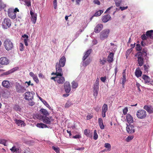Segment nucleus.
<instances>
[{
  "mask_svg": "<svg viewBox=\"0 0 153 153\" xmlns=\"http://www.w3.org/2000/svg\"><path fill=\"white\" fill-rule=\"evenodd\" d=\"M147 50L146 48L143 49L142 51H140L137 53L135 56L137 57L139 66H141L144 62L143 57L147 56Z\"/></svg>",
  "mask_w": 153,
  "mask_h": 153,
  "instance_id": "obj_1",
  "label": "nucleus"
},
{
  "mask_svg": "<svg viewBox=\"0 0 153 153\" xmlns=\"http://www.w3.org/2000/svg\"><path fill=\"white\" fill-rule=\"evenodd\" d=\"M66 58L65 56H62L60 58L59 61L57 62L56 65V71H62V67H64L66 63Z\"/></svg>",
  "mask_w": 153,
  "mask_h": 153,
  "instance_id": "obj_2",
  "label": "nucleus"
},
{
  "mask_svg": "<svg viewBox=\"0 0 153 153\" xmlns=\"http://www.w3.org/2000/svg\"><path fill=\"white\" fill-rule=\"evenodd\" d=\"M54 75L57 76V79L56 81L59 84H63L65 81V78L63 76V73L62 71H56Z\"/></svg>",
  "mask_w": 153,
  "mask_h": 153,
  "instance_id": "obj_3",
  "label": "nucleus"
},
{
  "mask_svg": "<svg viewBox=\"0 0 153 153\" xmlns=\"http://www.w3.org/2000/svg\"><path fill=\"white\" fill-rule=\"evenodd\" d=\"M4 46L7 51L12 50L13 48V43L9 39H6L4 41Z\"/></svg>",
  "mask_w": 153,
  "mask_h": 153,
  "instance_id": "obj_4",
  "label": "nucleus"
},
{
  "mask_svg": "<svg viewBox=\"0 0 153 153\" xmlns=\"http://www.w3.org/2000/svg\"><path fill=\"white\" fill-rule=\"evenodd\" d=\"M110 30L109 29H106L102 30L100 33V39L103 40L107 39L109 36Z\"/></svg>",
  "mask_w": 153,
  "mask_h": 153,
  "instance_id": "obj_5",
  "label": "nucleus"
},
{
  "mask_svg": "<svg viewBox=\"0 0 153 153\" xmlns=\"http://www.w3.org/2000/svg\"><path fill=\"white\" fill-rule=\"evenodd\" d=\"M99 79L97 78L94 85L93 87V95L96 98L97 97L99 89Z\"/></svg>",
  "mask_w": 153,
  "mask_h": 153,
  "instance_id": "obj_6",
  "label": "nucleus"
},
{
  "mask_svg": "<svg viewBox=\"0 0 153 153\" xmlns=\"http://www.w3.org/2000/svg\"><path fill=\"white\" fill-rule=\"evenodd\" d=\"M136 115L137 118L139 119H144L146 116V112L144 110L140 109L137 111Z\"/></svg>",
  "mask_w": 153,
  "mask_h": 153,
  "instance_id": "obj_7",
  "label": "nucleus"
},
{
  "mask_svg": "<svg viewBox=\"0 0 153 153\" xmlns=\"http://www.w3.org/2000/svg\"><path fill=\"white\" fill-rule=\"evenodd\" d=\"M11 25L10 20L8 18H5L2 22V27L4 29H7L9 28Z\"/></svg>",
  "mask_w": 153,
  "mask_h": 153,
  "instance_id": "obj_8",
  "label": "nucleus"
},
{
  "mask_svg": "<svg viewBox=\"0 0 153 153\" xmlns=\"http://www.w3.org/2000/svg\"><path fill=\"white\" fill-rule=\"evenodd\" d=\"M16 91L19 93L24 92L26 90L25 87L21 85L19 83H17L16 85Z\"/></svg>",
  "mask_w": 153,
  "mask_h": 153,
  "instance_id": "obj_9",
  "label": "nucleus"
},
{
  "mask_svg": "<svg viewBox=\"0 0 153 153\" xmlns=\"http://www.w3.org/2000/svg\"><path fill=\"white\" fill-rule=\"evenodd\" d=\"M42 120L43 123L48 124H50L51 122H53V121L51 117H50V118H49L44 116H43L42 117Z\"/></svg>",
  "mask_w": 153,
  "mask_h": 153,
  "instance_id": "obj_10",
  "label": "nucleus"
},
{
  "mask_svg": "<svg viewBox=\"0 0 153 153\" xmlns=\"http://www.w3.org/2000/svg\"><path fill=\"white\" fill-rule=\"evenodd\" d=\"M24 97L26 100H31L33 98V95L32 93L30 91L27 92L24 95Z\"/></svg>",
  "mask_w": 153,
  "mask_h": 153,
  "instance_id": "obj_11",
  "label": "nucleus"
},
{
  "mask_svg": "<svg viewBox=\"0 0 153 153\" xmlns=\"http://www.w3.org/2000/svg\"><path fill=\"white\" fill-rule=\"evenodd\" d=\"M7 12L8 16L12 19H14L16 18V14L13 11V9H9Z\"/></svg>",
  "mask_w": 153,
  "mask_h": 153,
  "instance_id": "obj_12",
  "label": "nucleus"
},
{
  "mask_svg": "<svg viewBox=\"0 0 153 153\" xmlns=\"http://www.w3.org/2000/svg\"><path fill=\"white\" fill-rule=\"evenodd\" d=\"M9 62V59L6 57H2L0 58V64L2 65H7Z\"/></svg>",
  "mask_w": 153,
  "mask_h": 153,
  "instance_id": "obj_13",
  "label": "nucleus"
},
{
  "mask_svg": "<svg viewBox=\"0 0 153 153\" xmlns=\"http://www.w3.org/2000/svg\"><path fill=\"white\" fill-rule=\"evenodd\" d=\"M126 131L129 134L134 133L135 131L134 126L131 124L127 125Z\"/></svg>",
  "mask_w": 153,
  "mask_h": 153,
  "instance_id": "obj_14",
  "label": "nucleus"
},
{
  "mask_svg": "<svg viewBox=\"0 0 153 153\" xmlns=\"http://www.w3.org/2000/svg\"><path fill=\"white\" fill-rule=\"evenodd\" d=\"M65 91L66 93H69L71 91V88L70 83L66 82L64 84Z\"/></svg>",
  "mask_w": 153,
  "mask_h": 153,
  "instance_id": "obj_15",
  "label": "nucleus"
},
{
  "mask_svg": "<svg viewBox=\"0 0 153 153\" xmlns=\"http://www.w3.org/2000/svg\"><path fill=\"white\" fill-rule=\"evenodd\" d=\"M30 13L31 17V21L34 24L36 22L37 14L36 13H34L31 11H30Z\"/></svg>",
  "mask_w": 153,
  "mask_h": 153,
  "instance_id": "obj_16",
  "label": "nucleus"
},
{
  "mask_svg": "<svg viewBox=\"0 0 153 153\" xmlns=\"http://www.w3.org/2000/svg\"><path fill=\"white\" fill-rule=\"evenodd\" d=\"M103 27V25L102 24H98L94 28V32L96 33H98L100 32Z\"/></svg>",
  "mask_w": 153,
  "mask_h": 153,
  "instance_id": "obj_17",
  "label": "nucleus"
},
{
  "mask_svg": "<svg viewBox=\"0 0 153 153\" xmlns=\"http://www.w3.org/2000/svg\"><path fill=\"white\" fill-rule=\"evenodd\" d=\"M143 109L146 110L149 114H152L153 113V108L151 105H144Z\"/></svg>",
  "mask_w": 153,
  "mask_h": 153,
  "instance_id": "obj_18",
  "label": "nucleus"
},
{
  "mask_svg": "<svg viewBox=\"0 0 153 153\" xmlns=\"http://www.w3.org/2000/svg\"><path fill=\"white\" fill-rule=\"evenodd\" d=\"M126 119L127 122L129 124L133 123L134 122L133 117L130 114H127Z\"/></svg>",
  "mask_w": 153,
  "mask_h": 153,
  "instance_id": "obj_19",
  "label": "nucleus"
},
{
  "mask_svg": "<svg viewBox=\"0 0 153 153\" xmlns=\"http://www.w3.org/2000/svg\"><path fill=\"white\" fill-rule=\"evenodd\" d=\"M111 18L110 16L109 15H107L103 16L102 19V20L103 22H106L109 20H110Z\"/></svg>",
  "mask_w": 153,
  "mask_h": 153,
  "instance_id": "obj_20",
  "label": "nucleus"
},
{
  "mask_svg": "<svg viewBox=\"0 0 153 153\" xmlns=\"http://www.w3.org/2000/svg\"><path fill=\"white\" fill-rule=\"evenodd\" d=\"M14 121L18 126H24L25 125V123H24V122L21 120L16 119L14 120Z\"/></svg>",
  "mask_w": 153,
  "mask_h": 153,
  "instance_id": "obj_21",
  "label": "nucleus"
},
{
  "mask_svg": "<svg viewBox=\"0 0 153 153\" xmlns=\"http://www.w3.org/2000/svg\"><path fill=\"white\" fill-rule=\"evenodd\" d=\"M135 74L137 77H139L141 76L142 72L139 68H136L135 72Z\"/></svg>",
  "mask_w": 153,
  "mask_h": 153,
  "instance_id": "obj_22",
  "label": "nucleus"
},
{
  "mask_svg": "<svg viewBox=\"0 0 153 153\" xmlns=\"http://www.w3.org/2000/svg\"><path fill=\"white\" fill-rule=\"evenodd\" d=\"M114 55V53H113L111 52L110 53L107 58V61L108 62H111L113 61Z\"/></svg>",
  "mask_w": 153,
  "mask_h": 153,
  "instance_id": "obj_23",
  "label": "nucleus"
},
{
  "mask_svg": "<svg viewBox=\"0 0 153 153\" xmlns=\"http://www.w3.org/2000/svg\"><path fill=\"white\" fill-rule=\"evenodd\" d=\"M2 85L4 87L8 88L9 87L10 83L7 80H4L2 83Z\"/></svg>",
  "mask_w": 153,
  "mask_h": 153,
  "instance_id": "obj_24",
  "label": "nucleus"
},
{
  "mask_svg": "<svg viewBox=\"0 0 153 153\" xmlns=\"http://www.w3.org/2000/svg\"><path fill=\"white\" fill-rule=\"evenodd\" d=\"M98 124L101 129H103L105 127L103 123L102 120L101 118H99L98 119Z\"/></svg>",
  "mask_w": 153,
  "mask_h": 153,
  "instance_id": "obj_25",
  "label": "nucleus"
},
{
  "mask_svg": "<svg viewBox=\"0 0 153 153\" xmlns=\"http://www.w3.org/2000/svg\"><path fill=\"white\" fill-rule=\"evenodd\" d=\"M15 70L14 68H13L12 69L9 70L7 71H6V72H4L3 74H2L1 75V76H3L4 75H8L13 72H14L15 71Z\"/></svg>",
  "mask_w": 153,
  "mask_h": 153,
  "instance_id": "obj_26",
  "label": "nucleus"
},
{
  "mask_svg": "<svg viewBox=\"0 0 153 153\" xmlns=\"http://www.w3.org/2000/svg\"><path fill=\"white\" fill-rule=\"evenodd\" d=\"M106 59L105 57H102V58H101L100 59V63L102 65H105L106 62Z\"/></svg>",
  "mask_w": 153,
  "mask_h": 153,
  "instance_id": "obj_27",
  "label": "nucleus"
},
{
  "mask_svg": "<svg viewBox=\"0 0 153 153\" xmlns=\"http://www.w3.org/2000/svg\"><path fill=\"white\" fill-rule=\"evenodd\" d=\"M37 127L40 128H46L48 127L47 126L43 123H38L36 124Z\"/></svg>",
  "mask_w": 153,
  "mask_h": 153,
  "instance_id": "obj_28",
  "label": "nucleus"
},
{
  "mask_svg": "<svg viewBox=\"0 0 153 153\" xmlns=\"http://www.w3.org/2000/svg\"><path fill=\"white\" fill-rule=\"evenodd\" d=\"M40 111L43 115H45V116H48L49 115V113L44 108L41 109Z\"/></svg>",
  "mask_w": 153,
  "mask_h": 153,
  "instance_id": "obj_29",
  "label": "nucleus"
},
{
  "mask_svg": "<svg viewBox=\"0 0 153 153\" xmlns=\"http://www.w3.org/2000/svg\"><path fill=\"white\" fill-rule=\"evenodd\" d=\"M142 78L144 80L146 83L149 82L150 79L149 77L145 74H144L142 76Z\"/></svg>",
  "mask_w": 153,
  "mask_h": 153,
  "instance_id": "obj_30",
  "label": "nucleus"
},
{
  "mask_svg": "<svg viewBox=\"0 0 153 153\" xmlns=\"http://www.w3.org/2000/svg\"><path fill=\"white\" fill-rule=\"evenodd\" d=\"M153 32V30H151L147 31L146 34V35L147 37H149L150 38L152 33Z\"/></svg>",
  "mask_w": 153,
  "mask_h": 153,
  "instance_id": "obj_31",
  "label": "nucleus"
},
{
  "mask_svg": "<svg viewBox=\"0 0 153 153\" xmlns=\"http://www.w3.org/2000/svg\"><path fill=\"white\" fill-rule=\"evenodd\" d=\"M91 61L90 59H87L86 61L83 62L82 65L84 67H85L88 65L90 63Z\"/></svg>",
  "mask_w": 153,
  "mask_h": 153,
  "instance_id": "obj_32",
  "label": "nucleus"
},
{
  "mask_svg": "<svg viewBox=\"0 0 153 153\" xmlns=\"http://www.w3.org/2000/svg\"><path fill=\"white\" fill-rule=\"evenodd\" d=\"M73 105V103L71 102L68 101L65 104V107L68 108Z\"/></svg>",
  "mask_w": 153,
  "mask_h": 153,
  "instance_id": "obj_33",
  "label": "nucleus"
},
{
  "mask_svg": "<svg viewBox=\"0 0 153 153\" xmlns=\"http://www.w3.org/2000/svg\"><path fill=\"white\" fill-rule=\"evenodd\" d=\"M19 149L16 147L15 146H13L11 149H10V150L12 152H17L19 151Z\"/></svg>",
  "mask_w": 153,
  "mask_h": 153,
  "instance_id": "obj_34",
  "label": "nucleus"
},
{
  "mask_svg": "<svg viewBox=\"0 0 153 153\" xmlns=\"http://www.w3.org/2000/svg\"><path fill=\"white\" fill-rule=\"evenodd\" d=\"M103 12L102 10H100L96 12L94 15V16H100Z\"/></svg>",
  "mask_w": 153,
  "mask_h": 153,
  "instance_id": "obj_35",
  "label": "nucleus"
},
{
  "mask_svg": "<svg viewBox=\"0 0 153 153\" xmlns=\"http://www.w3.org/2000/svg\"><path fill=\"white\" fill-rule=\"evenodd\" d=\"M108 110L107 105L106 104H104L102 107V111L106 112Z\"/></svg>",
  "mask_w": 153,
  "mask_h": 153,
  "instance_id": "obj_36",
  "label": "nucleus"
},
{
  "mask_svg": "<svg viewBox=\"0 0 153 153\" xmlns=\"http://www.w3.org/2000/svg\"><path fill=\"white\" fill-rule=\"evenodd\" d=\"M72 87L73 88H77L78 84L77 82L73 81L72 83Z\"/></svg>",
  "mask_w": 153,
  "mask_h": 153,
  "instance_id": "obj_37",
  "label": "nucleus"
},
{
  "mask_svg": "<svg viewBox=\"0 0 153 153\" xmlns=\"http://www.w3.org/2000/svg\"><path fill=\"white\" fill-rule=\"evenodd\" d=\"M116 5L117 7H119L120 6L122 0H114Z\"/></svg>",
  "mask_w": 153,
  "mask_h": 153,
  "instance_id": "obj_38",
  "label": "nucleus"
},
{
  "mask_svg": "<svg viewBox=\"0 0 153 153\" xmlns=\"http://www.w3.org/2000/svg\"><path fill=\"white\" fill-rule=\"evenodd\" d=\"M52 149L54 150L56 153H60V149L58 147H55L54 146L52 147Z\"/></svg>",
  "mask_w": 153,
  "mask_h": 153,
  "instance_id": "obj_39",
  "label": "nucleus"
},
{
  "mask_svg": "<svg viewBox=\"0 0 153 153\" xmlns=\"http://www.w3.org/2000/svg\"><path fill=\"white\" fill-rule=\"evenodd\" d=\"M98 138V135L97 133V131L95 130L94 131L93 138L95 140H96Z\"/></svg>",
  "mask_w": 153,
  "mask_h": 153,
  "instance_id": "obj_40",
  "label": "nucleus"
},
{
  "mask_svg": "<svg viewBox=\"0 0 153 153\" xmlns=\"http://www.w3.org/2000/svg\"><path fill=\"white\" fill-rule=\"evenodd\" d=\"M122 83L123 85H124L126 81V75H124V74H123V77L122 78Z\"/></svg>",
  "mask_w": 153,
  "mask_h": 153,
  "instance_id": "obj_41",
  "label": "nucleus"
},
{
  "mask_svg": "<svg viewBox=\"0 0 153 153\" xmlns=\"http://www.w3.org/2000/svg\"><path fill=\"white\" fill-rule=\"evenodd\" d=\"M144 67V73H146V72H147L149 68V66L148 65H144L143 66Z\"/></svg>",
  "mask_w": 153,
  "mask_h": 153,
  "instance_id": "obj_42",
  "label": "nucleus"
},
{
  "mask_svg": "<svg viewBox=\"0 0 153 153\" xmlns=\"http://www.w3.org/2000/svg\"><path fill=\"white\" fill-rule=\"evenodd\" d=\"M105 147L106 148H108V150L109 151L111 149V145L108 143H106L105 144Z\"/></svg>",
  "mask_w": 153,
  "mask_h": 153,
  "instance_id": "obj_43",
  "label": "nucleus"
},
{
  "mask_svg": "<svg viewBox=\"0 0 153 153\" xmlns=\"http://www.w3.org/2000/svg\"><path fill=\"white\" fill-rule=\"evenodd\" d=\"M136 48L137 51H140L142 50V47L140 44L136 45Z\"/></svg>",
  "mask_w": 153,
  "mask_h": 153,
  "instance_id": "obj_44",
  "label": "nucleus"
},
{
  "mask_svg": "<svg viewBox=\"0 0 153 153\" xmlns=\"http://www.w3.org/2000/svg\"><path fill=\"white\" fill-rule=\"evenodd\" d=\"M25 83L27 84V85H26V87H28L29 86L31 85V86H33L34 84L33 83H31V81L30 80L28 82L26 81L25 82Z\"/></svg>",
  "mask_w": 153,
  "mask_h": 153,
  "instance_id": "obj_45",
  "label": "nucleus"
},
{
  "mask_svg": "<svg viewBox=\"0 0 153 153\" xmlns=\"http://www.w3.org/2000/svg\"><path fill=\"white\" fill-rule=\"evenodd\" d=\"M33 80L36 82V83H38L39 81L37 77V76L35 75L33 77Z\"/></svg>",
  "mask_w": 153,
  "mask_h": 153,
  "instance_id": "obj_46",
  "label": "nucleus"
},
{
  "mask_svg": "<svg viewBox=\"0 0 153 153\" xmlns=\"http://www.w3.org/2000/svg\"><path fill=\"white\" fill-rule=\"evenodd\" d=\"M24 46L23 45L22 43H20L19 44V50L20 51H22L24 50Z\"/></svg>",
  "mask_w": 153,
  "mask_h": 153,
  "instance_id": "obj_47",
  "label": "nucleus"
},
{
  "mask_svg": "<svg viewBox=\"0 0 153 153\" xmlns=\"http://www.w3.org/2000/svg\"><path fill=\"white\" fill-rule=\"evenodd\" d=\"M6 140L4 139H0V143L4 145V146H6Z\"/></svg>",
  "mask_w": 153,
  "mask_h": 153,
  "instance_id": "obj_48",
  "label": "nucleus"
},
{
  "mask_svg": "<svg viewBox=\"0 0 153 153\" xmlns=\"http://www.w3.org/2000/svg\"><path fill=\"white\" fill-rule=\"evenodd\" d=\"M14 108L16 111H19L21 109L19 106L18 105H15Z\"/></svg>",
  "mask_w": 153,
  "mask_h": 153,
  "instance_id": "obj_49",
  "label": "nucleus"
},
{
  "mask_svg": "<svg viewBox=\"0 0 153 153\" xmlns=\"http://www.w3.org/2000/svg\"><path fill=\"white\" fill-rule=\"evenodd\" d=\"M133 138V136H128L126 139V140L127 142H129L130 141L132 140Z\"/></svg>",
  "mask_w": 153,
  "mask_h": 153,
  "instance_id": "obj_50",
  "label": "nucleus"
},
{
  "mask_svg": "<svg viewBox=\"0 0 153 153\" xmlns=\"http://www.w3.org/2000/svg\"><path fill=\"white\" fill-rule=\"evenodd\" d=\"M132 50V48L129 49L127 50L126 53V56L127 57V55H128L129 54Z\"/></svg>",
  "mask_w": 153,
  "mask_h": 153,
  "instance_id": "obj_51",
  "label": "nucleus"
},
{
  "mask_svg": "<svg viewBox=\"0 0 153 153\" xmlns=\"http://www.w3.org/2000/svg\"><path fill=\"white\" fill-rule=\"evenodd\" d=\"M57 0H54L53 1V5L54 6V8L55 9H56L57 8Z\"/></svg>",
  "mask_w": 153,
  "mask_h": 153,
  "instance_id": "obj_52",
  "label": "nucleus"
},
{
  "mask_svg": "<svg viewBox=\"0 0 153 153\" xmlns=\"http://www.w3.org/2000/svg\"><path fill=\"white\" fill-rule=\"evenodd\" d=\"M91 49H89L86 51L85 54L88 56L91 53Z\"/></svg>",
  "mask_w": 153,
  "mask_h": 153,
  "instance_id": "obj_53",
  "label": "nucleus"
},
{
  "mask_svg": "<svg viewBox=\"0 0 153 153\" xmlns=\"http://www.w3.org/2000/svg\"><path fill=\"white\" fill-rule=\"evenodd\" d=\"M128 111V108L127 107H125L123 110V113L124 115H126L127 114V113Z\"/></svg>",
  "mask_w": 153,
  "mask_h": 153,
  "instance_id": "obj_54",
  "label": "nucleus"
},
{
  "mask_svg": "<svg viewBox=\"0 0 153 153\" xmlns=\"http://www.w3.org/2000/svg\"><path fill=\"white\" fill-rule=\"evenodd\" d=\"M25 4L28 7H30L31 6V2L30 1L26 0L25 1Z\"/></svg>",
  "mask_w": 153,
  "mask_h": 153,
  "instance_id": "obj_55",
  "label": "nucleus"
},
{
  "mask_svg": "<svg viewBox=\"0 0 153 153\" xmlns=\"http://www.w3.org/2000/svg\"><path fill=\"white\" fill-rule=\"evenodd\" d=\"M93 2L95 4H97L98 5H100V2L98 0H94Z\"/></svg>",
  "mask_w": 153,
  "mask_h": 153,
  "instance_id": "obj_56",
  "label": "nucleus"
},
{
  "mask_svg": "<svg viewBox=\"0 0 153 153\" xmlns=\"http://www.w3.org/2000/svg\"><path fill=\"white\" fill-rule=\"evenodd\" d=\"M89 130H88L87 129H85L84 131V134L88 136L89 135Z\"/></svg>",
  "mask_w": 153,
  "mask_h": 153,
  "instance_id": "obj_57",
  "label": "nucleus"
},
{
  "mask_svg": "<svg viewBox=\"0 0 153 153\" xmlns=\"http://www.w3.org/2000/svg\"><path fill=\"white\" fill-rule=\"evenodd\" d=\"M72 137L73 138H74V139H77V138L79 139V138H81V136L80 135L77 134V135H76L75 136H73Z\"/></svg>",
  "mask_w": 153,
  "mask_h": 153,
  "instance_id": "obj_58",
  "label": "nucleus"
},
{
  "mask_svg": "<svg viewBox=\"0 0 153 153\" xmlns=\"http://www.w3.org/2000/svg\"><path fill=\"white\" fill-rule=\"evenodd\" d=\"M136 85L137 87L138 88V90L140 92L141 91V90L140 88V85L139 83L137 82L136 83Z\"/></svg>",
  "mask_w": 153,
  "mask_h": 153,
  "instance_id": "obj_59",
  "label": "nucleus"
},
{
  "mask_svg": "<svg viewBox=\"0 0 153 153\" xmlns=\"http://www.w3.org/2000/svg\"><path fill=\"white\" fill-rule=\"evenodd\" d=\"M146 35L143 34L141 36V38L143 40H146L147 39V37Z\"/></svg>",
  "mask_w": 153,
  "mask_h": 153,
  "instance_id": "obj_60",
  "label": "nucleus"
},
{
  "mask_svg": "<svg viewBox=\"0 0 153 153\" xmlns=\"http://www.w3.org/2000/svg\"><path fill=\"white\" fill-rule=\"evenodd\" d=\"M93 116L91 114L88 115L86 117V119L87 120H89L92 118Z\"/></svg>",
  "mask_w": 153,
  "mask_h": 153,
  "instance_id": "obj_61",
  "label": "nucleus"
},
{
  "mask_svg": "<svg viewBox=\"0 0 153 153\" xmlns=\"http://www.w3.org/2000/svg\"><path fill=\"white\" fill-rule=\"evenodd\" d=\"M28 40L27 39H25L24 40V41L25 44V45L26 46H27L28 45V43H27Z\"/></svg>",
  "mask_w": 153,
  "mask_h": 153,
  "instance_id": "obj_62",
  "label": "nucleus"
},
{
  "mask_svg": "<svg viewBox=\"0 0 153 153\" xmlns=\"http://www.w3.org/2000/svg\"><path fill=\"white\" fill-rule=\"evenodd\" d=\"M100 79L102 82H105L106 79V77H102L100 78Z\"/></svg>",
  "mask_w": 153,
  "mask_h": 153,
  "instance_id": "obj_63",
  "label": "nucleus"
},
{
  "mask_svg": "<svg viewBox=\"0 0 153 153\" xmlns=\"http://www.w3.org/2000/svg\"><path fill=\"white\" fill-rule=\"evenodd\" d=\"M128 6L126 7H120V9L121 10H126L128 8Z\"/></svg>",
  "mask_w": 153,
  "mask_h": 153,
  "instance_id": "obj_64",
  "label": "nucleus"
}]
</instances>
